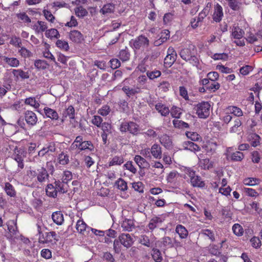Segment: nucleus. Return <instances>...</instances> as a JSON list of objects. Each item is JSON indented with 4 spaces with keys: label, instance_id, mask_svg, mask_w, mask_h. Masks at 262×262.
I'll list each match as a JSON object with an SVG mask.
<instances>
[{
    "label": "nucleus",
    "instance_id": "59",
    "mask_svg": "<svg viewBox=\"0 0 262 262\" xmlns=\"http://www.w3.org/2000/svg\"><path fill=\"white\" fill-rule=\"evenodd\" d=\"M147 76L150 80H154L159 77L161 75V72L159 70H154L152 71H147L146 72Z\"/></svg>",
    "mask_w": 262,
    "mask_h": 262
},
{
    "label": "nucleus",
    "instance_id": "42",
    "mask_svg": "<svg viewBox=\"0 0 262 262\" xmlns=\"http://www.w3.org/2000/svg\"><path fill=\"white\" fill-rule=\"evenodd\" d=\"M45 35L47 38L50 39H52L53 38H58L60 36L57 30L54 28L46 30Z\"/></svg>",
    "mask_w": 262,
    "mask_h": 262
},
{
    "label": "nucleus",
    "instance_id": "50",
    "mask_svg": "<svg viewBox=\"0 0 262 262\" xmlns=\"http://www.w3.org/2000/svg\"><path fill=\"white\" fill-rule=\"evenodd\" d=\"M119 57L123 62L129 60L130 58V53L128 50H121L119 52Z\"/></svg>",
    "mask_w": 262,
    "mask_h": 262
},
{
    "label": "nucleus",
    "instance_id": "46",
    "mask_svg": "<svg viewBox=\"0 0 262 262\" xmlns=\"http://www.w3.org/2000/svg\"><path fill=\"white\" fill-rule=\"evenodd\" d=\"M25 103L27 105H29L35 108H38L40 106L39 103L36 101L35 97L27 98L25 100Z\"/></svg>",
    "mask_w": 262,
    "mask_h": 262
},
{
    "label": "nucleus",
    "instance_id": "54",
    "mask_svg": "<svg viewBox=\"0 0 262 262\" xmlns=\"http://www.w3.org/2000/svg\"><path fill=\"white\" fill-rule=\"evenodd\" d=\"M75 12L76 15L80 17H83L86 16L88 14L87 10L82 6H79L75 9Z\"/></svg>",
    "mask_w": 262,
    "mask_h": 262
},
{
    "label": "nucleus",
    "instance_id": "27",
    "mask_svg": "<svg viewBox=\"0 0 262 262\" xmlns=\"http://www.w3.org/2000/svg\"><path fill=\"white\" fill-rule=\"evenodd\" d=\"M33 27L35 32L39 33L46 31V30H47L48 26L46 22L38 20L37 23L33 25Z\"/></svg>",
    "mask_w": 262,
    "mask_h": 262
},
{
    "label": "nucleus",
    "instance_id": "30",
    "mask_svg": "<svg viewBox=\"0 0 262 262\" xmlns=\"http://www.w3.org/2000/svg\"><path fill=\"white\" fill-rule=\"evenodd\" d=\"M164 220V217L162 215L154 217L148 224L149 229L151 230L154 229L159 224L161 223Z\"/></svg>",
    "mask_w": 262,
    "mask_h": 262
},
{
    "label": "nucleus",
    "instance_id": "24",
    "mask_svg": "<svg viewBox=\"0 0 262 262\" xmlns=\"http://www.w3.org/2000/svg\"><path fill=\"white\" fill-rule=\"evenodd\" d=\"M199 166L201 169L204 170H209L213 166V162L211 161L209 158H205L201 159L199 158Z\"/></svg>",
    "mask_w": 262,
    "mask_h": 262
},
{
    "label": "nucleus",
    "instance_id": "11",
    "mask_svg": "<svg viewBox=\"0 0 262 262\" xmlns=\"http://www.w3.org/2000/svg\"><path fill=\"white\" fill-rule=\"evenodd\" d=\"M119 241L121 244L127 248L130 247L134 242L132 236L128 233H122L120 235Z\"/></svg>",
    "mask_w": 262,
    "mask_h": 262
},
{
    "label": "nucleus",
    "instance_id": "1",
    "mask_svg": "<svg viewBox=\"0 0 262 262\" xmlns=\"http://www.w3.org/2000/svg\"><path fill=\"white\" fill-rule=\"evenodd\" d=\"M211 105L209 102L202 101L195 105L194 110L200 119H207L210 115Z\"/></svg>",
    "mask_w": 262,
    "mask_h": 262
},
{
    "label": "nucleus",
    "instance_id": "45",
    "mask_svg": "<svg viewBox=\"0 0 262 262\" xmlns=\"http://www.w3.org/2000/svg\"><path fill=\"white\" fill-rule=\"evenodd\" d=\"M170 113L171 117L176 119H179L182 114V110L176 106L171 107Z\"/></svg>",
    "mask_w": 262,
    "mask_h": 262
},
{
    "label": "nucleus",
    "instance_id": "29",
    "mask_svg": "<svg viewBox=\"0 0 262 262\" xmlns=\"http://www.w3.org/2000/svg\"><path fill=\"white\" fill-rule=\"evenodd\" d=\"M2 59L5 63L11 67H17L20 64L19 60L15 57H8L4 56L2 57Z\"/></svg>",
    "mask_w": 262,
    "mask_h": 262
},
{
    "label": "nucleus",
    "instance_id": "2",
    "mask_svg": "<svg viewBox=\"0 0 262 262\" xmlns=\"http://www.w3.org/2000/svg\"><path fill=\"white\" fill-rule=\"evenodd\" d=\"M120 130L122 133L128 132L133 135H137L140 133L139 125L133 121L123 122L120 126Z\"/></svg>",
    "mask_w": 262,
    "mask_h": 262
},
{
    "label": "nucleus",
    "instance_id": "44",
    "mask_svg": "<svg viewBox=\"0 0 262 262\" xmlns=\"http://www.w3.org/2000/svg\"><path fill=\"white\" fill-rule=\"evenodd\" d=\"M200 234L203 236H207L212 242L215 241L214 234L212 231L208 229H202Z\"/></svg>",
    "mask_w": 262,
    "mask_h": 262
},
{
    "label": "nucleus",
    "instance_id": "21",
    "mask_svg": "<svg viewBox=\"0 0 262 262\" xmlns=\"http://www.w3.org/2000/svg\"><path fill=\"white\" fill-rule=\"evenodd\" d=\"M134 160L140 169L146 168L149 165L148 162L140 155H136Z\"/></svg>",
    "mask_w": 262,
    "mask_h": 262
},
{
    "label": "nucleus",
    "instance_id": "62",
    "mask_svg": "<svg viewBox=\"0 0 262 262\" xmlns=\"http://www.w3.org/2000/svg\"><path fill=\"white\" fill-rule=\"evenodd\" d=\"M42 12L45 17L48 21L51 23L54 22L55 17L50 10L44 9Z\"/></svg>",
    "mask_w": 262,
    "mask_h": 262
},
{
    "label": "nucleus",
    "instance_id": "8",
    "mask_svg": "<svg viewBox=\"0 0 262 262\" xmlns=\"http://www.w3.org/2000/svg\"><path fill=\"white\" fill-rule=\"evenodd\" d=\"M224 16L223 7L219 3H216L213 6V12L212 14L213 20L216 23H220Z\"/></svg>",
    "mask_w": 262,
    "mask_h": 262
},
{
    "label": "nucleus",
    "instance_id": "12",
    "mask_svg": "<svg viewBox=\"0 0 262 262\" xmlns=\"http://www.w3.org/2000/svg\"><path fill=\"white\" fill-rule=\"evenodd\" d=\"M69 36L70 39L74 43H80L84 40L83 34L76 30H71Z\"/></svg>",
    "mask_w": 262,
    "mask_h": 262
},
{
    "label": "nucleus",
    "instance_id": "19",
    "mask_svg": "<svg viewBox=\"0 0 262 262\" xmlns=\"http://www.w3.org/2000/svg\"><path fill=\"white\" fill-rule=\"evenodd\" d=\"M245 34L244 31L238 25H233L231 31V36L234 39H240L243 38Z\"/></svg>",
    "mask_w": 262,
    "mask_h": 262
},
{
    "label": "nucleus",
    "instance_id": "43",
    "mask_svg": "<svg viewBox=\"0 0 262 262\" xmlns=\"http://www.w3.org/2000/svg\"><path fill=\"white\" fill-rule=\"evenodd\" d=\"M172 123L175 128L179 129L188 128L189 127V125L187 123L178 119H174L172 121Z\"/></svg>",
    "mask_w": 262,
    "mask_h": 262
},
{
    "label": "nucleus",
    "instance_id": "32",
    "mask_svg": "<svg viewBox=\"0 0 262 262\" xmlns=\"http://www.w3.org/2000/svg\"><path fill=\"white\" fill-rule=\"evenodd\" d=\"M190 184L194 187L203 188L205 186V182L202 180V178L199 176L192 178L190 180Z\"/></svg>",
    "mask_w": 262,
    "mask_h": 262
},
{
    "label": "nucleus",
    "instance_id": "17",
    "mask_svg": "<svg viewBox=\"0 0 262 262\" xmlns=\"http://www.w3.org/2000/svg\"><path fill=\"white\" fill-rule=\"evenodd\" d=\"M12 73L16 81H18L19 79H25L29 78V73L21 69H13Z\"/></svg>",
    "mask_w": 262,
    "mask_h": 262
},
{
    "label": "nucleus",
    "instance_id": "31",
    "mask_svg": "<svg viewBox=\"0 0 262 262\" xmlns=\"http://www.w3.org/2000/svg\"><path fill=\"white\" fill-rule=\"evenodd\" d=\"M46 192L48 196L55 198L57 196V191L55 185L52 184H48L46 188Z\"/></svg>",
    "mask_w": 262,
    "mask_h": 262
},
{
    "label": "nucleus",
    "instance_id": "33",
    "mask_svg": "<svg viewBox=\"0 0 262 262\" xmlns=\"http://www.w3.org/2000/svg\"><path fill=\"white\" fill-rule=\"evenodd\" d=\"M75 111L72 105H70L62 113V118L65 119L69 117L70 119H74Z\"/></svg>",
    "mask_w": 262,
    "mask_h": 262
},
{
    "label": "nucleus",
    "instance_id": "58",
    "mask_svg": "<svg viewBox=\"0 0 262 262\" xmlns=\"http://www.w3.org/2000/svg\"><path fill=\"white\" fill-rule=\"evenodd\" d=\"M10 43L15 47L20 48L22 44L21 40L19 37L13 36L10 39Z\"/></svg>",
    "mask_w": 262,
    "mask_h": 262
},
{
    "label": "nucleus",
    "instance_id": "16",
    "mask_svg": "<svg viewBox=\"0 0 262 262\" xmlns=\"http://www.w3.org/2000/svg\"><path fill=\"white\" fill-rule=\"evenodd\" d=\"M159 142L166 149H170L172 147V142L169 136L163 134L159 137Z\"/></svg>",
    "mask_w": 262,
    "mask_h": 262
},
{
    "label": "nucleus",
    "instance_id": "20",
    "mask_svg": "<svg viewBox=\"0 0 262 262\" xmlns=\"http://www.w3.org/2000/svg\"><path fill=\"white\" fill-rule=\"evenodd\" d=\"M13 159L17 162L18 166V170L20 171L24 168V156L23 155L22 152L17 151V153L13 155Z\"/></svg>",
    "mask_w": 262,
    "mask_h": 262
},
{
    "label": "nucleus",
    "instance_id": "22",
    "mask_svg": "<svg viewBox=\"0 0 262 262\" xmlns=\"http://www.w3.org/2000/svg\"><path fill=\"white\" fill-rule=\"evenodd\" d=\"M183 146L185 149L189 150L194 152L201 150V147L198 145L190 141L184 142Z\"/></svg>",
    "mask_w": 262,
    "mask_h": 262
},
{
    "label": "nucleus",
    "instance_id": "48",
    "mask_svg": "<svg viewBox=\"0 0 262 262\" xmlns=\"http://www.w3.org/2000/svg\"><path fill=\"white\" fill-rule=\"evenodd\" d=\"M56 46L59 49L65 51H67L69 49V43L65 40L58 39L56 42Z\"/></svg>",
    "mask_w": 262,
    "mask_h": 262
},
{
    "label": "nucleus",
    "instance_id": "53",
    "mask_svg": "<svg viewBox=\"0 0 262 262\" xmlns=\"http://www.w3.org/2000/svg\"><path fill=\"white\" fill-rule=\"evenodd\" d=\"M214 60H222L226 61L228 58V55L225 53H215L210 56Z\"/></svg>",
    "mask_w": 262,
    "mask_h": 262
},
{
    "label": "nucleus",
    "instance_id": "23",
    "mask_svg": "<svg viewBox=\"0 0 262 262\" xmlns=\"http://www.w3.org/2000/svg\"><path fill=\"white\" fill-rule=\"evenodd\" d=\"M155 108L162 116L166 117L170 113L169 107L161 102L157 103L155 105Z\"/></svg>",
    "mask_w": 262,
    "mask_h": 262
},
{
    "label": "nucleus",
    "instance_id": "61",
    "mask_svg": "<svg viewBox=\"0 0 262 262\" xmlns=\"http://www.w3.org/2000/svg\"><path fill=\"white\" fill-rule=\"evenodd\" d=\"M52 219L57 225H61L64 221L63 214H52Z\"/></svg>",
    "mask_w": 262,
    "mask_h": 262
},
{
    "label": "nucleus",
    "instance_id": "56",
    "mask_svg": "<svg viewBox=\"0 0 262 262\" xmlns=\"http://www.w3.org/2000/svg\"><path fill=\"white\" fill-rule=\"evenodd\" d=\"M229 7L234 11H237L240 8L241 3L237 0H227Z\"/></svg>",
    "mask_w": 262,
    "mask_h": 262
},
{
    "label": "nucleus",
    "instance_id": "37",
    "mask_svg": "<svg viewBox=\"0 0 262 262\" xmlns=\"http://www.w3.org/2000/svg\"><path fill=\"white\" fill-rule=\"evenodd\" d=\"M176 232L178 233L181 238H185L188 236V231L181 225H178L176 228Z\"/></svg>",
    "mask_w": 262,
    "mask_h": 262
},
{
    "label": "nucleus",
    "instance_id": "64",
    "mask_svg": "<svg viewBox=\"0 0 262 262\" xmlns=\"http://www.w3.org/2000/svg\"><path fill=\"white\" fill-rule=\"evenodd\" d=\"M186 136L192 141H198L201 139V137L196 132H187L186 133Z\"/></svg>",
    "mask_w": 262,
    "mask_h": 262
},
{
    "label": "nucleus",
    "instance_id": "38",
    "mask_svg": "<svg viewBox=\"0 0 262 262\" xmlns=\"http://www.w3.org/2000/svg\"><path fill=\"white\" fill-rule=\"evenodd\" d=\"M116 187L122 191L127 190L128 186L127 183L122 178H119L115 183Z\"/></svg>",
    "mask_w": 262,
    "mask_h": 262
},
{
    "label": "nucleus",
    "instance_id": "7",
    "mask_svg": "<svg viewBox=\"0 0 262 262\" xmlns=\"http://www.w3.org/2000/svg\"><path fill=\"white\" fill-rule=\"evenodd\" d=\"M167 53V54L164 59V64L166 67H170L176 61L177 54L174 48L171 47L168 48Z\"/></svg>",
    "mask_w": 262,
    "mask_h": 262
},
{
    "label": "nucleus",
    "instance_id": "3",
    "mask_svg": "<svg viewBox=\"0 0 262 262\" xmlns=\"http://www.w3.org/2000/svg\"><path fill=\"white\" fill-rule=\"evenodd\" d=\"M35 174L34 169H30L27 171L26 174L24 177V181L26 185L33 188L37 186Z\"/></svg>",
    "mask_w": 262,
    "mask_h": 262
},
{
    "label": "nucleus",
    "instance_id": "49",
    "mask_svg": "<svg viewBox=\"0 0 262 262\" xmlns=\"http://www.w3.org/2000/svg\"><path fill=\"white\" fill-rule=\"evenodd\" d=\"M111 111V110L110 106L107 104H105L103 105L98 110V113L103 117H105L110 113Z\"/></svg>",
    "mask_w": 262,
    "mask_h": 262
},
{
    "label": "nucleus",
    "instance_id": "36",
    "mask_svg": "<svg viewBox=\"0 0 262 262\" xmlns=\"http://www.w3.org/2000/svg\"><path fill=\"white\" fill-rule=\"evenodd\" d=\"M57 160L59 164L65 165L69 163V156L68 154L62 151L58 155Z\"/></svg>",
    "mask_w": 262,
    "mask_h": 262
},
{
    "label": "nucleus",
    "instance_id": "13",
    "mask_svg": "<svg viewBox=\"0 0 262 262\" xmlns=\"http://www.w3.org/2000/svg\"><path fill=\"white\" fill-rule=\"evenodd\" d=\"M150 153L153 158L160 160L162 158V149L158 143H154L150 147Z\"/></svg>",
    "mask_w": 262,
    "mask_h": 262
},
{
    "label": "nucleus",
    "instance_id": "51",
    "mask_svg": "<svg viewBox=\"0 0 262 262\" xmlns=\"http://www.w3.org/2000/svg\"><path fill=\"white\" fill-rule=\"evenodd\" d=\"M170 37V32L168 30H164L162 31L160 34V37L159 39L160 44L165 42Z\"/></svg>",
    "mask_w": 262,
    "mask_h": 262
},
{
    "label": "nucleus",
    "instance_id": "18",
    "mask_svg": "<svg viewBox=\"0 0 262 262\" xmlns=\"http://www.w3.org/2000/svg\"><path fill=\"white\" fill-rule=\"evenodd\" d=\"M233 124L230 128L229 132L231 133L240 132L242 130V122L241 118H233Z\"/></svg>",
    "mask_w": 262,
    "mask_h": 262
},
{
    "label": "nucleus",
    "instance_id": "39",
    "mask_svg": "<svg viewBox=\"0 0 262 262\" xmlns=\"http://www.w3.org/2000/svg\"><path fill=\"white\" fill-rule=\"evenodd\" d=\"M228 110L230 113L234 116L237 117L236 118H239L243 116V112L241 108L236 106H229L228 107Z\"/></svg>",
    "mask_w": 262,
    "mask_h": 262
},
{
    "label": "nucleus",
    "instance_id": "40",
    "mask_svg": "<svg viewBox=\"0 0 262 262\" xmlns=\"http://www.w3.org/2000/svg\"><path fill=\"white\" fill-rule=\"evenodd\" d=\"M115 10V6L111 3L104 5L100 9V13L105 15L113 13Z\"/></svg>",
    "mask_w": 262,
    "mask_h": 262
},
{
    "label": "nucleus",
    "instance_id": "5",
    "mask_svg": "<svg viewBox=\"0 0 262 262\" xmlns=\"http://www.w3.org/2000/svg\"><path fill=\"white\" fill-rule=\"evenodd\" d=\"M196 48L192 44H189L188 46L182 49L180 52L181 57L184 60L189 59L193 54H195Z\"/></svg>",
    "mask_w": 262,
    "mask_h": 262
},
{
    "label": "nucleus",
    "instance_id": "57",
    "mask_svg": "<svg viewBox=\"0 0 262 262\" xmlns=\"http://www.w3.org/2000/svg\"><path fill=\"white\" fill-rule=\"evenodd\" d=\"M20 49L18 50L19 55L25 58H29L32 55V54L30 51L24 47H20Z\"/></svg>",
    "mask_w": 262,
    "mask_h": 262
},
{
    "label": "nucleus",
    "instance_id": "15",
    "mask_svg": "<svg viewBox=\"0 0 262 262\" xmlns=\"http://www.w3.org/2000/svg\"><path fill=\"white\" fill-rule=\"evenodd\" d=\"M217 146L216 142L208 141L202 146V148L207 154L212 155L215 152Z\"/></svg>",
    "mask_w": 262,
    "mask_h": 262
},
{
    "label": "nucleus",
    "instance_id": "25",
    "mask_svg": "<svg viewBox=\"0 0 262 262\" xmlns=\"http://www.w3.org/2000/svg\"><path fill=\"white\" fill-rule=\"evenodd\" d=\"M4 190L7 195L11 198H15L16 196V191L14 187L9 182L5 183Z\"/></svg>",
    "mask_w": 262,
    "mask_h": 262
},
{
    "label": "nucleus",
    "instance_id": "63",
    "mask_svg": "<svg viewBox=\"0 0 262 262\" xmlns=\"http://www.w3.org/2000/svg\"><path fill=\"white\" fill-rule=\"evenodd\" d=\"M103 119L99 115H94L92 119L91 122L97 127H100L101 125L103 123Z\"/></svg>",
    "mask_w": 262,
    "mask_h": 262
},
{
    "label": "nucleus",
    "instance_id": "9",
    "mask_svg": "<svg viewBox=\"0 0 262 262\" xmlns=\"http://www.w3.org/2000/svg\"><path fill=\"white\" fill-rule=\"evenodd\" d=\"M36 173V178L37 183H44L48 180L49 175L47 169L43 167H40L36 169H34Z\"/></svg>",
    "mask_w": 262,
    "mask_h": 262
},
{
    "label": "nucleus",
    "instance_id": "60",
    "mask_svg": "<svg viewBox=\"0 0 262 262\" xmlns=\"http://www.w3.org/2000/svg\"><path fill=\"white\" fill-rule=\"evenodd\" d=\"M244 193L248 196L256 198L258 195V193L254 189L245 187L243 189Z\"/></svg>",
    "mask_w": 262,
    "mask_h": 262
},
{
    "label": "nucleus",
    "instance_id": "35",
    "mask_svg": "<svg viewBox=\"0 0 262 262\" xmlns=\"http://www.w3.org/2000/svg\"><path fill=\"white\" fill-rule=\"evenodd\" d=\"M122 90L125 93L128 98L130 97L137 94L140 93V89L137 88H130L128 86H124L122 88Z\"/></svg>",
    "mask_w": 262,
    "mask_h": 262
},
{
    "label": "nucleus",
    "instance_id": "10",
    "mask_svg": "<svg viewBox=\"0 0 262 262\" xmlns=\"http://www.w3.org/2000/svg\"><path fill=\"white\" fill-rule=\"evenodd\" d=\"M24 117L26 123L29 126H34L38 121L36 115L31 111H26L24 113Z\"/></svg>",
    "mask_w": 262,
    "mask_h": 262
},
{
    "label": "nucleus",
    "instance_id": "34",
    "mask_svg": "<svg viewBox=\"0 0 262 262\" xmlns=\"http://www.w3.org/2000/svg\"><path fill=\"white\" fill-rule=\"evenodd\" d=\"M79 151L88 150L90 151H94V146L91 141H84L79 146Z\"/></svg>",
    "mask_w": 262,
    "mask_h": 262
},
{
    "label": "nucleus",
    "instance_id": "41",
    "mask_svg": "<svg viewBox=\"0 0 262 262\" xmlns=\"http://www.w3.org/2000/svg\"><path fill=\"white\" fill-rule=\"evenodd\" d=\"M124 162V159L122 156H116L114 157L108 162L109 166L115 165H121Z\"/></svg>",
    "mask_w": 262,
    "mask_h": 262
},
{
    "label": "nucleus",
    "instance_id": "52",
    "mask_svg": "<svg viewBox=\"0 0 262 262\" xmlns=\"http://www.w3.org/2000/svg\"><path fill=\"white\" fill-rule=\"evenodd\" d=\"M244 158V155L243 152L237 151L233 152L231 156V159L233 161H241Z\"/></svg>",
    "mask_w": 262,
    "mask_h": 262
},
{
    "label": "nucleus",
    "instance_id": "14",
    "mask_svg": "<svg viewBox=\"0 0 262 262\" xmlns=\"http://www.w3.org/2000/svg\"><path fill=\"white\" fill-rule=\"evenodd\" d=\"M37 226V231L39 234L38 242L39 243L45 244L52 242V238L50 237V232L42 233L41 231V227L38 225Z\"/></svg>",
    "mask_w": 262,
    "mask_h": 262
},
{
    "label": "nucleus",
    "instance_id": "55",
    "mask_svg": "<svg viewBox=\"0 0 262 262\" xmlns=\"http://www.w3.org/2000/svg\"><path fill=\"white\" fill-rule=\"evenodd\" d=\"M260 138L256 134H252L251 135V145L253 147H256L260 144Z\"/></svg>",
    "mask_w": 262,
    "mask_h": 262
},
{
    "label": "nucleus",
    "instance_id": "47",
    "mask_svg": "<svg viewBox=\"0 0 262 262\" xmlns=\"http://www.w3.org/2000/svg\"><path fill=\"white\" fill-rule=\"evenodd\" d=\"M260 183L259 179L255 178H247L244 179L243 183L247 186H255Z\"/></svg>",
    "mask_w": 262,
    "mask_h": 262
},
{
    "label": "nucleus",
    "instance_id": "4",
    "mask_svg": "<svg viewBox=\"0 0 262 262\" xmlns=\"http://www.w3.org/2000/svg\"><path fill=\"white\" fill-rule=\"evenodd\" d=\"M200 84L205 85V89L208 93H214L220 88V84L216 81H212L208 79H202L200 81Z\"/></svg>",
    "mask_w": 262,
    "mask_h": 262
},
{
    "label": "nucleus",
    "instance_id": "26",
    "mask_svg": "<svg viewBox=\"0 0 262 262\" xmlns=\"http://www.w3.org/2000/svg\"><path fill=\"white\" fill-rule=\"evenodd\" d=\"M45 115L47 118H49L52 120H57L59 118V115L57 112L49 107H45L43 108Z\"/></svg>",
    "mask_w": 262,
    "mask_h": 262
},
{
    "label": "nucleus",
    "instance_id": "28",
    "mask_svg": "<svg viewBox=\"0 0 262 262\" xmlns=\"http://www.w3.org/2000/svg\"><path fill=\"white\" fill-rule=\"evenodd\" d=\"M54 184L57 192L64 193L68 191V185L63 181H55Z\"/></svg>",
    "mask_w": 262,
    "mask_h": 262
},
{
    "label": "nucleus",
    "instance_id": "6",
    "mask_svg": "<svg viewBox=\"0 0 262 262\" xmlns=\"http://www.w3.org/2000/svg\"><path fill=\"white\" fill-rule=\"evenodd\" d=\"M149 39L143 35H139L133 41V47L136 50L146 48L149 46Z\"/></svg>",
    "mask_w": 262,
    "mask_h": 262
}]
</instances>
